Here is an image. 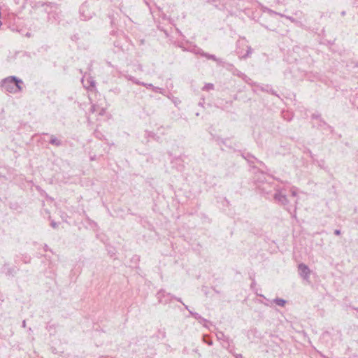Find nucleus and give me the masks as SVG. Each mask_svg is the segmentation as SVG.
Segmentation results:
<instances>
[{"label": "nucleus", "mask_w": 358, "mask_h": 358, "mask_svg": "<svg viewBox=\"0 0 358 358\" xmlns=\"http://www.w3.org/2000/svg\"><path fill=\"white\" fill-rule=\"evenodd\" d=\"M299 272L303 279L308 280L309 278L310 270L306 264H300L299 265Z\"/></svg>", "instance_id": "f03ea898"}, {"label": "nucleus", "mask_w": 358, "mask_h": 358, "mask_svg": "<svg viewBox=\"0 0 358 358\" xmlns=\"http://www.w3.org/2000/svg\"><path fill=\"white\" fill-rule=\"evenodd\" d=\"M274 199L278 203L283 205L284 206H287L289 203V201L287 198V196L283 192V190L281 189H276L275 192L274 194Z\"/></svg>", "instance_id": "f257e3e1"}, {"label": "nucleus", "mask_w": 358, "mask_h": 358, "mask_svg": "<svg viewBox=\"0 0 358 358\" xmlns=\"http://www.w3.org/2000/svg\"><path fill=\"white\" fill-rule=\"evenodd\" d=\"M22 327H26V321L25 320H23V322H22Z\"/></svg>", "instance_id": "aec40b11"}, {"label": "nucleus", "mask_w": 358, "mask_h": 358, "mask_svg": "<svg viewBox=\"0 0 358 358\" xmlns=\"http://www.w3.org/2000/svg\"><path fill=\"white\" fill-rule=\"evenodd\" d=\"M11 85H13L15 87V92H18L21 90V86L20 85L22 84V82L21 80H18L16 78L13 77L12 78V80L10 82Z\"/></svg>", "instance_id": "7ed1b4c3"}, {"label": "nucleus", "mask_w": 358, "mask_h": 358, "mask_svg": "<svg viewBox=\"0 0 358 358\" xmlns=\"http://www.w3.org/2000/svg\"><path fill=\"white\" fill-rule=\"evenodd\" d=\"M51 225H52V227L55 228V227H56V226H57V224H56L55 222H52L51 223Z\"/></svg>", "instance_id": "6ab92c4d"}, {"label": "nucleus", "mask_w": 358, "mask_h": 358, "mask_svg": "<svg viewBox=\"0 0 358 358\" xmlns=\"http://www.w3.org/2000/svg\"><path fill=\"white\" fill-rule=\"evenodd\" d=\"M141 85H143V86H145L147 88H149V87H153V85L152 84H147V83H141Z\"/></svg>", "instance_id": "4468645a"}, {"label": "nucleus", "mask_w": 358, "mask_h": 358, "mask_svg": "<svg viewBox=\"0 0 358 358\" xmlns=\"http://www.w3.org/2000/svg\"><path fill=\"white\" fill-rule=\"evenodd\" d=\"M179 302H182L181 299H176Z\"/></svg>", "instance_id": "4be33fe9"}, {"label": "nucleus", "mask_w": 358, "mask_h": 358, "mask_svg": "<svg viewBox=\"0 0 358 358\" xmlns=\"http://www.w3.org/2000/svg\"><path fill=\"white\" fill-rule=\"evenodd\" d=\"M273 302L279 306H284L286 303V301L282 299L276 298L273 300Z\"/></svg>", "instance_id": "423d86ee"}, {"label": "nucleus", "mask_w": 358, "mask_h": 358, "mask_svg": "<svg viewBox=\"0 0 358 358\" xmlns=\"http://www.w3.org/2000/svg\"><path fill=\"white\" fill-rule=\"evenodd\" d=\"M214 90V85L213 83H206L202 88L203 91H210Z\"/></svg>", "instance_id": "0eeeda50"}, {"label": "nucleus", "mask_w": 358, "mask_h": 358, "mask_svg": "<svg viewBox=\"0 0 358 358\" xmlns=\"http://www.w3.org/2000/svg\"><path fill=\"white\" fill-rule=\"evenodd\" d=\"M50 143L52 145H55L57 146H59L62 144L61 141L54 136H51Z\"/></svg>", "instance_id": "39448f33"}, {"label": "nucleus", "mask_w": 358, "mask_h": 358, "mask_svg": "<svg viewBox=\"0 0 358 358\" xmlns=\"http://www.w3.org/2000/svg\"><path fill=\"white\" fill-rule=\"evenodd\" d=\"M189 311L190 314L192 315H193L195 319H200L201 318V316L198 313H193V312H192L190 310H189Z\"/></svg>", "instance_id": "f8f14e48"}, {"label": "nucleus", "mask_w": 358, "mask_h": 358, "mask_svg": "<svg viewBox=\"0 0 358 358\" xmlns=\"http://www.w3.org/2000/svg\"><path fill=\"white\" fill-rule=\"evenodd\" d=\"M297 204H298V200H296V201H295V206H294V211H296V210Z\"/></svg>", "instance_id": "f3484780"}, {"label": "nucleus", "mask_w": 358, "mask_h": 358, "mask_svg": "<svg viewBox=\"0 0 358 358\" xmlns=\"http://www.w3.org/2000/svg\"><path fill=\"white\" fill-rule=\"evenodd\" d=\"M313 119H315V120H317V119L319 118V115H314L313 116Z\"/></svg>", "instance_id": "a211bd4d"}, {"label": "nucleus", "mask_w": 358, "mask_h": 358, "mask_svg": "<svg viewBox=\"0 0 358 358\" xmlns=\"http://www.w3.org/2000/svg\"><path fill=\"white\" fill-rule=\"evenodd\" d=\"M334 234H335L336 235H337V236L340 235V234H341V230H339V229H336V230L334 231Z\"/></svg>", "instance_id": "2eb2a0df"}, {"label": "nucleus", "mask_w": 358, "mask_h": 358, "mask_svg": "<svg viewBox=\"0 0 358 358\" xmlns=\"http://www.w3.org/2000/svg\"><path fill=\"white\" fill-rule=\"evenodd\" d=\"M201 55L203 57H205L206 58H207L208 59H213V60L217 62V63L222 62V60L220 59L217 58L214 55H210V54L203 52L202 53H201Z\"/></svg>", "instance_id": "20e7f679"}, {"label": "nucleus", "mask_w": 358, "mask_h": 358, "mask_svg": "<svg viewBox=\"0 0 358 358\" xmlns=\"http://www.w3.org/2000/svg\"><path fill=\"white\" fill-rule=\"evenodd\" d=\"M183 305L185 306V308L189 310L188 306L185 304H183Z\"/></svg>", "instance_id": "412c9836"}, {"label": "nucleus", "mask_w": 358, "mask_h": 358, "mask_svg": "<svg viewBox=\"0 0 358 358\" xmlns=\"http://www.w3.org/2000/svg\"><path fill=\"white\" fill-rule=\"evenodd\" d=\"M126 78H127V80H131L132 81L133 83L137 84V85H140L141 84V82L138 81L137 79H136L134 77L131 76H127Z\"/></svg>", "instance_id": "6e6552de"}, {"label": "nucleus", "mask_w": 358, "mask_h": 358, "mask_svg": "<svg viewBox=\"0 0 358 358\" xmlns=\"http://www.w3.org/2000/svg\"><path fill=\"white\" fill-rule=\"evenodd\" d=\"M236 358H243V355L241 354H236L235 355Z\"/></svg>", "instance_id": "dca6fc26"}, {"label": "nucleus", "mask_w": 358, "mask_h": 358, "mask_svg": "<svg viewBox=\"0 0 358 358\" xmlns=\"http://www.w3.org/2000/svg\"><path fill=\"white\" fill-rule=\"evenodd\" d=\"M252 51V50L251 47H248L247 52L244 56H243V58L245 59L248 57H249L251 55Z\"/></svg>", "instance_id": "9d476101"}, {"label": "nucleus", "mask_w": 358, "mask_h": 358, "mask_svg": "<svg viewBox=\"0 0 358 358\" xmlns=\"http://www.w3.org/2000/svg\"><path fill=\"white\" fill-rule=\"evenodd\" d=\"M290 192L292 196H297V192L296 189L294 187H292L290 189Z\"/></svg>", "instance_id": "9b49d317"}, {"label": "nucleus", "mask_w": 358, "mask_h": 358, "mask_svg": "<svg viewBox=\"0 0 358 358\" xmlns=\"http://www.w3.org/2000/svg\"><path fill=\"white\" fill-rule=\"evenodd\" d=\"M152 90H153L154 92H160V93H162V91L163 90H162V89H161V88H159V87H154V86H153V87H152Z\"/></svg>", "instance_id": "ddd939ff"}, {"label": "nucleus", "mask_w": 358, "mask_h": 358, "mask_svg": "<svg viewBox=\"0 0 358 358\" xmlns=\"http://www.w3.org/2000/svg\"><path fill=\"white\" fill-rule=\"evenodd\" d=\"M261 90H263V91L269 92H270V93H271L272 94H275V93L274 92V91H273V90H272L271 89V87H270L268 85H266V87H262L261 88Z\"/></svg>", "instance_id": "1a4fd4ad"}]
</instances>
